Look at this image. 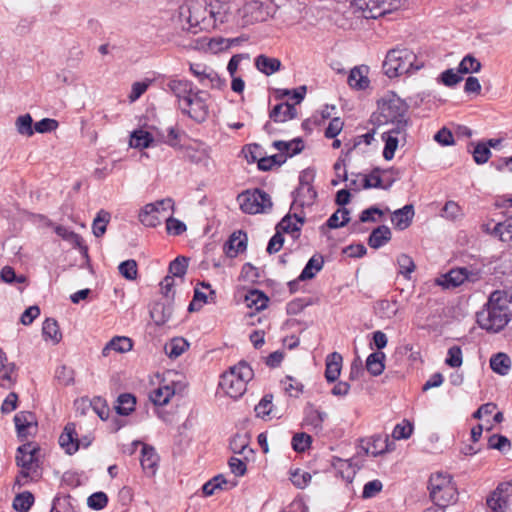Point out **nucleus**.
<instances>
[{"label": "nucleus", "instance_id": "1", "mask_svg": "<svg viewBox=\"0 0 512 512\" xmlns=\"http://www.w3.org/2000/svg\"><path fill=\"white\" fill-rule=\"evenodd\" d=\"M180 17L187 20L189 29L210 31L227 21V6L219 0H190L180 7Z\"/></svg>", "mask_w": 512, "mask_h": 512}, {"label": "nucleus", "instance_id": "2", "mask_svg": "<svg viewBox=\"0 0 512 512\" xmlns=\"http://www.w3.org/2000/svg\"><path fill=\"white\" fill-rule=\"evenodd\" d=\"M512 319V295L506 291H493L482 310L477 312L476 320L480 328L489 333H498Z\"/></svg>", "mask_w": 512, "mask_h": 512}, {"label": "nucleus", "instance_id": "3", "mask_svg": "<svg viewBox=\"0 0 512 512\" xmlns=\"http://www.w3.org/2000/svg\"><path fill=\"white\" fill-rule=\"evenodd\" d=\"M407 105L395 93L389 92L378 101L377 112L371 115V122L381 126L392 124L389 133H401L407 126Z\"/></svg>", "mask_w": 512, "mask_h": 512}, {"label": "nucleus", "instance_id": "4", "mask_svg": "<svg viewBox=\"0 0 512 512\" xmlns=\"http://www.w3.org/2000/svg\"><path fill=\"white\" fill-rule=\"evenodd\" d=\"M253 376L254 373L249 364L240 361L221 376L219 385L229 397L238 399L245 393L247 383Z\"/></svg>", "mask_w": 512, "mask_h": 512}, {"label": "nucleus", "instance_id": "5", "mask_svg": "<svg viewBox=\"0 0 512 512\" xmlns=\"http://www.w3.org/2000/svg\"><path fill=\"white\" fill-rule=\"evenodd\" d=\"M430 498L436 506H448L458 500V490L449 474L436 472L428 481Z\"/></svg>", "mask_w": 512, "mask_h": 512}, {"label": "nucleus", "instance_id": "6", "mask_svg": "<svg viewBox=\"0 0 512 512\" xmlns=\"http://www.w3.org/2000/svg\"><path fill=\"white\" fill-rule=\"evenodd\" d=\"M416 64V54L406 48L388 51L382 69L389 78L409 74Z\"/></svg>", "mask_w": 512, "mask_h": 512}, {"label": "nucleus", "instance_id": "7", "mask_svg": "<svg viewBox=\"0 0 512 512\" xmlns=\"http://www.w3.org/2000/svg\"><path fill=\"white\" fill-rule=\"evenodd\" d=\"M240 208L247 214L266 213L272 208L270 195L261 189L246 190L238 195Z\"/></svg>", "mask_w": 512, "mask_h": 512}, {"label": "nucleus", "instance_id": "8", "mask_svg": "<svg viewBox=\"0 0 512 512\" xmlns=\"http://www.w3.org/2000/svg\"><path fill=\"white\" fill-rule=\"evenodd\" d=\"M174 201L168 197L154 203L146 204L139 212V221L147 227H156L161 224L162 217L167 211H174Z\"/></svg>", "mask_w": 512, "mask_h": 512}, {"label": "nucleus", "instance_id": "9", "mask_svg": "<svg viewBox=\"0 0 512 512\" xmlns=\"http://www.w3.org/2000/svg\"><path fill=\"white\" fill-rule=\"evenodd\" d=\"M209 95L201 90H197L189 99L179 107L183 114L188 115L198 123L204 122L209 115L207 99Z\"/></svg>", "mask_w": 512, "mask_h": 512}, {"label": "nucleus", "instance_id": "10", "mask_svg": "<svg viewBox=\"0 0 512 512\" xmlns=\"http://www.w3.org/2000/svg\"><path fill=\"white\" fill-rule=\"evenodd\" d=\"M365 18L377 19L396 8L397 0H359Z\"/></svg>", "mask_w": 512, "mask_h": 512}, {"label": "nucleus", "instance_id": "11", "mask_svg": "<svg viewBox=\"0 0 512 512\" xmlns=\"http://www.w3.org/2000/svg\"><path fill=\"white\" fill-rule=\"evenodd\" d=\"M15 427L18 437L23 440L31 434V430H36L37 422L32 412L21 411L14 416Z\"/></svg>", "mask_w": 512, "mask_h": 512}, {"label": "nucleus", "instance_id": "12", "mask_svg": "<svg viewBox=\"0 0 512 512\" xmlns=\"http://www.w3.org/2000/svg\"><path fill=\"white\" fill-rule=\"evenodd\" d=\"M293 202L291 209H303L312 206L317 197V192L313 186L297 187L293 192Z\"/></svg>", "mask_w": 512, "mask_h": 512}, {"label": "nucleus", "instance_id": "13", "mask_svg": "<svg viewBox=\"0 0 512 512\" xmlns=\"http://www.w3.org/2000/svg\"><path fill=\"white\" fill-rule=\"evenodd\" d=\"M60 446L69 455L74 454L80 447V440L74 423H67L59 437Z\"/></svg>", "mask_w": 512, "mask_h": 512}, {"label": "nucleus", "instance_id": "14", "mask_svg": "<svg viewBox=\"0 0 512 512\" xmlns=\"http://www.w3.org/2000/svg\"><path fill=\"white\" fill-rule=\"evenodd\" d=\"M240 14L244 26L263 21L265 18L262 4L258 1H249L245 3L240 10Z\"/></svg>", "mask_w": 512, "mask_h": 512}, {"label": "nucleus", "instance_id": "15", "mask_svg": "<svg viewBox=\"0 0 512 512\" xmlns=\"http://www.w3.org/2000/svg\"><path fill=\"white\" fill-rule=\"evenodd\" d=\"M167 87L178 99L179 107L195 93L193 83L188 80L172 79L167 83Z\"/></svg>", "mask_w": 512, "mask_h": 512}, {"label": "nucleus", "instance_id": "16", "mask_svg": "<svg viewBox=\"0 0 512 512\" xmlns=\"http://www.w3.org/2000/svg\"><path fill=\"white\" fill-rule=\"evenodd\" d=\"M16 463L21 467V471L16 478L15 484L22 486L27 482L30 473H36L38 464L35 455L32 456H16Z\"/></svg>", "mask_w": 512, "mask_h": 512}, {"label": "nucleus", "instance_id": "17", "mask_svg": "<svg viewBox=\"0 0 512 512\" xmlns=\"http://www.w3.org/2000/svg\"><path fill=\"white\" fill-rule=\"evenodd\" d=\"M467 278L465 267L451 269L448 273L435 280L436 284L445 289L456 288L463 284Z\"/></svg>", "mask_w": 512, "mask_h": 512}, {"label": "nucleus", "instance_id": "18", "mask_svg": "<svg viewBox=\"0 0 512 512\" xmlns=\"http://www.w3.org/2000/svg\"><path fill=\"white\" fill-rule=\"evenodd\" d=\"M247 248V235L242 231L234 232L224 244V252L229 258L236 257Z\"/></svg>", "mask_w": 512, "mask_h": 512}, {"label": "nucleus", "instance_id": "19", "mask_svg": "<svg viewBox=\"0 0 512 512\" xmlns=\"http://www.w3.org/2000/svg\"><path fill=\"white\" fill-rule=\"evenodd\" d=\"M292 217L301 225L305 222V216L301 213H294L293 215L287 214L277 224L276 230H279L281 233H291L294 238H298L300 236L301 227L298 226L297 223L292 222Z\"/></svg>", "mask_w": 512, "mask_h": 512}, {"label": "nucleus", "instance_id": "20", "mask_svg": "<svg viewBox=\"0 0 512 512\" xmlns=\"http://www.w3.org/2000/svg\"><path fill=\"white\" fill-rule=\"evenodd\" d=\"M297 116V110L294 105L288 102L275 105L269 112V118L273 122L283 123Z\"/></svg>", "mask_w": 512, "mask_h": 512}, {"label": "nucleus", "instance_id": "21", "mask_svg": "<svg viewBox=\"0 0 512 512\" xmlns=\"http://www.w3.org/2000/svg\"><path fill=\"white\" fill-rule=\"evenodd\" d=\"M273 147L283 153L287 159L301 153L304 149V142L300 137L291 141L276 140L273 142Z\"/></svg>", "mask_w": 512, "mask_h": 512}, {"label": "nucleus", "instance_id": "22", "mask_svg": "<svg viewBox=\"0 0 512 512\" xmlns=\"http://www.w3.org/2000/svg\"><path fill=\"white\" fill-rule=\"evenodd\" d=\"M504 486H510V484H500L487 498V506L493 512H504L507 508L508 501L507 495L504 494Z\"/></svg>", "mask_w": 512, "mask_h": 512}, {"label": "nucleus", "instance_id": "23", "mask_svg": "<svg viewBox=\"0 0 512 512\" xmlns=\"http://www.w3.org/2000/svg\"><path fill=\"white\" fill-rule=\"evenodd\" d=\"M342 361V356L337 352H333L327 356L325 369V378L327 382L332 383L339 378Z\"/></svg>", "mask_w": 512, "mask_h": 512}, {"label": "nucleus", "instance_id": "24", "mask_svg": "<svg viewBox=\"0 0 512 512\" xmlns=\"http://www.w3.org/2000/svg\"><path fill=\"white\" fill-rule=\"evenodd\" d=\"M413 216L414 207L412 204H408L396 210L391 216V221L395 225V228L404 230L411 224Z\"/></svg>", "mask_w": 512, "mask_h": 512}, {"label": "nucleus", "instance_id": "25", "mask_svg": "<svg viewBox=\"0 0 512 512\" xmlns=\"http://www.w3.org/2000/svg\"><path fill=\"white\" fill-rule=\"evenodd\" d=\"M55 233L62 239L70 242L73 246L78 247L81 253L88 257V247L83 244V239L79 234L61 225L55 228Z\"/></svg>", "mask_w": 512, "mask_h": 512}, {"label": "nucleus", "instance_id": "26", "mask_svg": "<svg viewBox=\"0 0 512 512\" xmlns=\"http://www.w3.org/2000/svg\"><path fill=\"white\" fill-rule=\"evenodd\" d=\"M255 66L260 72L269 76L280 70L281 61L277 58L261 54L255 58Z\"/></svg>", "mask_w": 512, "mask_h": 512}, {"label": "nucleus", "instance_id": "27", "mask_svg": "<svg viewBox=\"0 0 512 512\" xmlns=\"http://www.w3.org/2000/svg\"><path fill=\"white\" fill-rule=\"evenodd\" d=\"M391 239V231L390 228L386 225H381L375 228L369 238L368 245L371 248L378 249L388 243Z\"/></svg>", "mask_w": 512, "mask_h": 512}, {"label": "nucleus", "instance_id": "28", "mask_svg": "<svg viewBox=\"0 0 512 512\" xmlns=\"http://www.w3.org/2000/svg\"><path fill=\"white\" fill-rule=\"evenodd\" d=\"M381 172H384V171L381 170L380 168L376 167L368 175L356 174V176L361 177L363 189L379 188V189L388 190L389 185H383V179L381 177Z\"/></svg>", "mask_w": 512, "mask_h": 512}, {"label": "nucleus", "instance_id": "29", "mask_svg": "<svg viewBox=\"0 0 512 512\" xmlns=\"http://www.w3.org/2000/svg\"><path fill=\"white\" fill-rule=\"evenodd\" d=\"M327 418V413L316 409L312 404L305 408L304 421L306 425L312 426L315 430H321L322 424Z\"/></svg>", "mask_w": 512, "mask_h": 512}, {"label": "nucleus", "instance_id": "30", "mask_svg": "<svg viewBox=\"0 0 512 512\" xmlns=\"http://www.w3.org/2000/svg\"><path fill=\"white\" fill-rule=\"evenodd\" d=\"M158 459L159 457L154 447L143 444L140 458L142 468L154 474Z\"/></svg>", "mask_w": 512, "mask_h": 512}, {"label": "nucleus", "instance_id": "31", "mask_svg": "<svg viewBox=\"0 0 512 512\" xmlns=\"http://www.w3.org/2000/svg\"><path fill=\"white\" fill-rule=\"evenodd\" d=\"M324 259L321 255L312 256L299 275V280H310L323 268Z\"/></svg>", "mask_w": 512, "mask_h": 512}, {"label": "nucleus", "instance_id": "32", "mask_svg": "<svg viewBox=\"0 0 512 512\" xmlns=\"http://www.w3.org/2000/svg\"><path fill=\"white\" fill-rule=\"evenodd\" d=\"M269 298L260 290H250L245 296V303L249 308H254L256 311L265 309L268 305Z\"/></svg>", "mask_w": 512, "mask_h": 512}, {"label": "nucleus", "instance_id": "33", "mask_svg": "<svg viewBox=\"0 0 512 512\" xmlns=\"http://www.w3.org/2000/svg\"><path fill=\"white\" fill-rule=\"evenodd\" d=\"M385 354L381 351L371 353L366 359V369L373 376H379L384 371Z\"/></svg>", "mask_w": 512, "mask_h": 512}, {"label": "nucleus", "instance_id": "34", "mask_svg": "<svg viewBox=\"0 0 512 512\" xmlns=\"http://www.w3.org/2000/svg\"><path fill=\"white\" fill-rule=\"evenodd\" d=\"M132 341L128 337L124 336H116L111 339L106 346L103 348L102 354L104 356L108 355V351L114 350L119 353L128 352L132 349Z\"/></svg>", "mask_w": 512, "mask_h": 512}, {"label": "nucleus", "instance_id": "35", "mask_svg": "<svg viewBox=\"0 0 512 512\" xmlns=\"http://www.w3.org/2000/svg\"><path fill=\"white\" fill-rule=\"evenodd\" d=\"M136 398L130 393H123L118 396L116 413L121 416H128L135 410Z\"/></svg>", "mask_w": 512, "mask_h": 512}, {"label": "nucleus", "instance_id": "36", "mask_svg": "<svg viewBox=\"0 0 512 512\" xmlns=\"http://www.w3.org/2000/svg\"><path fill=\"white\" fill-rule=\"evenodd\" d=\"M490 367L495 373L506 375L511 368V360L507 354L499 352L491 357Z\"/></svg>", "mask_w": 512, "mask_h": 512}, {"label": "nucleus", "instance_id": "37", "mask_svg": "<svg viewBox=\"0 0 512 512\" xmlns=\"http://www.w3.org/2000/svg\"><path fill=\"white\" fill-rule=\"evenodd\" d=\"M42 333L45 340H51L54 344H57L62 339L58 323L55 319L47 318L42 327Z\"/></svg>", "mask_w": 512, "mask_h": 512}, {"label": "nucleus", "instance_id": "38", "mask_svg": "<svg viewBox=\"0 0 512 512\" xmlns=\"http://www.w3.org/2000/svg\"><path fill=\"white\" fill-rule=\"evenodd\" d=\"M14 363L5 362L0 368V386L9 389L16 381L17 373Z\"/></svg>", "mask_w": 512, "mask_h": 512}, {"label": "nucleus", "instance_id": "39", "mask_svg": "<svg viewBox=\"0 0 512 512\" xmlns=\"http://www.w3.org/2000/svg\"><path fill=\"white\" fill-rule=\"evenodd\" d=\"M174 395V390L168 385L158 387L150 394V400L157 406L166 405Z\"/></svg>", "mask_w": 512, "mask_h": 512}, {"label": "nucleus", "instance_id": "40", "mask_svg": "<svg viewBox=\"0 0 512 512\" xmlns=\"http://www.w3.org/2000/svg\"><path fill=\"white\" fill-rule=\"evenodd\" d=\"M492 233L503 242L512 241V218L495 224L492 228Z\"/></svg>", "mask_w": 512, "mask_h": 512}, {"label": "nucleus", "instance_id": "41", "mask_svg": "<svg viewBox=\"0 0 512 512\" xmlns=\"http://www.w3.org/2000/svg\"><path fill=\"white\" fill-rule=\"evenodd\" d=\"M15 127L20 135L30 137L34 134L33 119L29 113L17 117Z\"/></svg>", "mask_w": 512, "mask_h": 512}, {"label": "nucleus", "instance_id": "42", "mask_svg": "<svg viewBox=\"0 0 512 512\" xmlns=\"http://www.w3.org/2000/svg\"><path fill=\"white\" fill-rule=\"evenodd\" d=\"M349 214L350 212L348 209L339 208L329 217L326 224L331 229L344 227L350 221Z\"/></svg>", "mask_w": 512, "mask_h": 512}, {"label": "nucleus", "instance_id": "43", "mask_svg": "<svg viewBox=\"0 0 512 512\" xmlns=\"http://www.w3.org/2000/svg\"><path fill=\"white\" fill-rule=\"evenodd\" d=\"M348 84L351 88L363 90L369 86V79L363 75L360 68H353L348 76Z\"/></svg>", "mask_w": 512, "mask_h": 512}, {"label": "nucleus", "instance_id": "44", "mask_svg": "<svg viewBox=\"0 0 512 512\" xmlns=\"http://www.w3.org/2000/svg\"><path fill=\"white\" fill-rule=\"evenodd\" d=\"M397 264L399 267V274L403 277V280L409 281L411 273L416 267L413 259L407 254H401L397 258Z\"/></svg>", "mask_w": 512, "mask_h": 512}, {"label": "nucleus", "instance_id": "45", "mask_svg": "<svg viewBox=\"0 0 512 512\" xmlns=\"http://www.w3.org/2000/svg\"><path fill=\"white\" fill-rule=\"evenodd\" d=\"M33 503V494L31 492L25 491L15 496L13 500V508L18 512H28Z\"/></svg>", "mask_w": 512, "mask_h": 512}, {"label": "nucleus", "instance_id": "46", "mask_svg": "<svg viewBox=\"0 0 512 512\" xmlns=\"http://www.w3.org/2000/svg\"><path fill=\"white\" fill-rule=\"evenodd\" d=\"M189 343L183 338H174L165 346L166 354L170 358H177L188 349Z\"/></svg>", "mask_w": 512, "mask_h": 512}, {"label": "nucleus", "instance_id": "47", "mask_svg": "<svg viewBox=\"0 0 512 512\" xmlns=\"http://www.w3.org/2000/svg\"><path fill=\"white\" fill-rule=\"evenodd\" d=\"M119 273L126 280L134 281L138 277V265L134 259L121 262L118 266Z\"/></svg>", "mask_w": 512, "mask_h": 512}, {"label": "nucleus", "instance_id": "48", "mask_svg": "<svg viewBox=\"0 0 512 512\" xmlns=\"http://www.w3.org/2000/svg\"><path fill=\"white\" fill-rule=\"evenodd\" d=\"M414 430L413 422L409 420H402L400 423L396 424L393 431L392 437L395 440H402L409 438Z\"/></svg>", "mask_w": 512, "mask_h": 512}, {"label": "nucleus", "instance_id": "49", "mask_svg": "<svg viewBox=\"0 0 512 512\" xmlns=\"http://www.w3.org/2000/svg\"><path fill=\"white\" fill-rule=\"evenodd\" d=\"M481 63L474 56L468 54L460 62L458 72L460 74L476 73L481 69Z\"/></svg>", "mask_w": 512, "mask_h": 512}, {"label": "nucleus", "instance_id": "50", "mask_svg": "<svg viewBox=\"0 0 512 512\" xmlns=\"http://www.w3.org/2000/svg\"><path fill=\"white\" fill-rule=\"evenodd\" d=\"M170 315V309L161 303L155 304L150 311L151 318L158 326L165 324L169 320Z\"/></svg>", "mask_w": 512, "mask_h": 512}, {"label": "nucleus", "instance_id": "51", "mask_svg": "<svg viewBox=\"0 0 512 512\" xmlns=\"http://www.w3.org/2000/svg\"><path fill=\"white\" fill-rule=\"evenodd\" d=\"M110 220V214L104 210H100L93 221L92 229L95 237H101L106 232L107 223Z\"/></svg>", "mask_w": 512, "mask_h": 512}, {"label": "nucleus", "instance_id": "52", "mask_svg": "<svg viewBox=\"0 0 512 512\" xmlns=\"http://www.w3.org/2000/svg\"><path fill=\"white\" fill-rule=\"evenodd\" d=\"M153 141L152 135L143 130L134 131L131 135V146L135 148H147Z\"/></svg>", "mask_w": 512, "mask_h": 512}, {"label": "nucleus", "instance_id": "53", "mask_svg": "<svg viewBox=\"0 0 512 512\" xmlns=\"http://www.w3.org/2000/svg\"><path fill=\"white\" fill-rule=\"evenodd\" d=\"M491 155V150L484 142H478L472 151L473 160L478 165L487 163Z\"/></svg>", "mask_w": 512, "mask_h": 512}, {"label": "nucleus", "instance_id": "54", "mask_svg": "<svg viewBox=\"0 0 512 512\" xmlns=\"http://www.w3.org/2000/svg\"><path fill=\"white\" fill-rule=\"evenodd\" d=\"M188 259L184 256H178L169 265V273L173 277L183 278L187 272Z\"/></svg>", "mask_w": 512, "mask_h": 512}, {"label": "nucleus", "instance_id": "55", "mask_svg": "<svg viewBox=\"0 0 512 512\" xmlns=\"http://www.w3.org/2000/svg\"><path fill=\"white\" fill-rule=\"evenodd\" d=\"M376 311L381 318L390 319L397 312L396 302L390 300H380L376 304Z\"/></svg>", "mask_w": 512, "mask_h": 512}, {"label": "nucleus", "instance_id": "56", "mask_svg": "<svg viewBox=\"0 0 512 512\" xmlns=\"http://www.w3.org/2000/svg\"><path fill=\"white\" fill-rule=\"evenodd\" d=\"M272 400L273 395L272 394H265L262 399L259 401V403L255 406L254 411L256 413L257 417L265 418L270 415L272 411Z\"/></svg>", "mask_w": 512, "mask_h": 512}, {"label": "nucleus", "instance_id": "57", "mask_svg": "<svg viewBox=\"0 0 512 512\" xmlns=\"http://www.w3.org/2000/svg\"><path fill=\"white\" fill-rule=\"evenodd\" d=\"M445 363L451 368H457L462 365L463 358L460 346L454 345L448 349Z\"/></svg>", "mask_w": 512, "mask_h": 512}, {"label": "nucleus", "instance_id": "58", "mask_svg": "<svg viewBox=\"0 0 512 512\" xmlns=\"http://www.w3.org/2000/svg\"><path fill=\"white\" fill-rule=\"evenodd\" d=\"M511 443L510 440L503 435L500 434H494L489 437L488 439V448L489 449H496L501 452H504L505 450L510 449Z\"/></svg>", "mask_w": 512, "mask_h": 512}, {"label": "nucleus", "instance_id": "59", "mask_svg": "<svg viewBox=\"0 0 512 512\" xmlns=\"http://www.w3.org/2000/svg\"><path fill=\"white\" fill-rule=\"evenodd\" d=\"M442 216L449 220H456L463 216L461 207L454 201H447L442 208Z\"/></svg>", "mask_w": 512, "mask_h": 512}, {"label": "nucleus", "instance_id": "60", "mask_svg": "<svg viewBox=\"0 0 512 512\" xmlns=\"http://www.w3.org/2000/svg\"><path fill=\"white\" fill-rule=\"evenodd\" d=\"M311 436L306 433H296L292 438V448L297 452H304L311 444Z\"/></svg>", "mask_w": 512, "mask_h": 512}, {"label": "nucleus", "instance_id": "61", "mask_svg": "<svg viewBox=\"0 0 512 512\" xmlns=\"http://www.w3.org/2000/svg\"><path fill=\"white\" fill-rule=\"evenodd\" d=\"M93 411L102 419L107 420L109 416V407L104 399L101 397H94L89 403Z\"/></svg>", "mask_w": 512, "mask_h": 512}, {"label": "nucleus", "instance_id": "62", "mask_svg": "<svg viewBox=\"0 0 512 512\" xmlns=\"http://www.w3.org/2000/svg\"><path fill=\"white\" fill-rule=\"evenodd\" d=\"M383 489V483L378 480H372L367 482L362 491V498L363 499H370L375 497L377 494H379Z\"/></svg>", "mask_w": 512, "mask_h": 512}, {"label": "nucleus", "instance_id": "63", "mask_svg": "<svg viewBox=\"0 0 512 512\" xmlns=\"http://www.w3.org/2000/svg\"><path fill=\"white\" fill-rule=\"evenodd\" d=\"M165 222H166V230H167L168 234L178 236V235L183 234L187 229L184 222H182L172 216L167 217L165 219Z\"/></svg>", "mask_w": 512, "mask_h": 512}, {"label": "nucleus", "instance_id": "64", "mask_svg": "<svg viewBox=\"0 0 512 512\" xmlns=\"http://www.w3.org/2000/svg\"><path fill=\"white\" fill-rule=\"evenodd\" d=\"M108 497L104 492H95L88 497L87 504L94 510H101L106 507Z\"/></svg>", "mask_w": 512, "mask_h": 512}]
</instances>
